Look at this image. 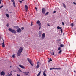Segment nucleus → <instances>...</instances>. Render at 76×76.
Masks as SVG:
<instances>
[{
	"instance_id": "393cba45",
	"label": "nucleus",
	"mask_w": 76,
	"mask_h": 76,
	"mask_svg": "<svg viewBox=\"0 0 76 76\" xmlns=\"http://www.w3.org/2000/svg\"><path fill=\"white\" fill-rule=\"evenodd\" d=\"M38 24L39 27H41V23H40Z\"/></svg>"
},
{
	"instance_id": "1a4fd4ad",
	"label": "nucleus",
	"mask_w": 76,
	"mask_h": 76,
	"mask_svg": "<svg viewBox=\"0 0 76 76\" xmlns=\"http://www.w3.org/2000/svg\"><path fill=\"white\" fill-rule=\"evenodd\" d=\"M3 40L4 41L2 43V47H3V48H4V47H5V45L4 44V40L3 39Z\"/></svg>"
},
{
	"instance_id": "a19ab883",
	"label": "nucleus",
	"mask_w": 76,
	"mask_h": 76,
	"mask_svg": "<svg viewBox=\"0 0 76 76\" xmlns=\"http://www.w3.org/2000/svg\"><path fill=\"white\" fill-rule=\"evenodd\" d=\"M17 76H20V75L17 74Z\"/></svg>"
},
{
	"instance_id": "4468645a",
	"label": "nucleus",
	"mask_w": 76,
	"mask_h": 76,
	"mask_svg": "<svg viewBox=\"0 0 76 76\" xmlns=\"http://www.w3.org/2000/svg\"><path fill=\"white\" fill-rule=\"evenodd\" d=\"M63 5V7H64V8H66V5L64 4V3H62Z\"/></svg>"
},
{
	"instance_id": "f8f14e48",
	"label": "nucleus",
	"mask_w": 76,
	"mask_h": 76,
	"mask_svg": "<svg viewBox=\"0 0 76 76\" xmlns=\"http://www.w3.org/2000/svg\"><path fill=\"white\" fill-rule=\"evenodd\" d=\"M29 72H23V73H24L25 75H28L29 74Z\"/></svg>"
},
{
	"instance_id": "72a5a7b5",
	"label": "nucleus",
	"mask_w": 76,
	"mask_h": 76,
	"mask_svg": "<svg viewBox=\"0 0 76 76\" xmlns=\"http://www.w3.org/2000/svg\"><path fill=\"white\" fill-rule=\"evenodd\" d=\"M58 50H61V47H59L58 48Z\"/></svg>"
},
{
	"instance_id": "f03ea898",
	"label": "nucleus",
	"mask_w": 76,
	"mask_h": 76,
	"mask_svg": "<svg viewBox=\"0 0 76 76\" xmlns=\"http://www.w3.org/2000/svg\"><path fill=\"white\" fill-rule=\"evenodd\" d=\"M8 30L10 32H12V33H13V34H16V31L15 30H13L12 28H9Z\"/></svg>"
},
{
	"instance_id": "37998d69",
	"label": "nucleus",
	"mask_w": 76,
	"mask_h": 76,
	"mask_svg": "<svg viewBox=\"0 0 76 76\" xmlns=\"http://www.w3.org/2000/svg\"><path fill=\"white\" fill-rule=\"evenodd\" d=\"M71 25L72 26H73V24H71Z\"/></svg>"
},
{
	"instance_id": "603ef678",
	"label": "nucleus",
	"mask_w": 76,
	"mask_h": 76,
	"mask_svg": "<svg viewBox=\"0 0 76 76\" xmlns=\"http://www.w3.org/2000/svg\"><path fill=\"white\" fill-rule=\"evenodd\" d=\"M45 71H44L43 73H45Z\"/></svg>"
},
{
	"instance_id": "412c9836",
	"label": "nucleus",
	"mask_w": 76,
	"mask_h": 76,
	"mask_svg": "<svg viewBox=\"0 0 76 76\" xmlns=\"http://www.w3.org/2000/svg\"><path fill=\"white\" fill-rule=\"evenodd\" d=\"M27 60L29 63H30V62H31V59H29V58H27Z\"/></svg>"
},
{
	"instance_id": "052dcab7",
	"label": "nucleus",
	"mask_w": 76,
	"mask_h": 76,
	"mask_svg": "<svg viewBox=\"0 0 76 76\" xmlns=\"http://www.w3.org/2000/svg\"><path fill=\"white\" fill-rule=\"evenodd\" d=\"M2 1V0H0V1Z\"/></svg>"
},
{
	"instance_id": "8fccbe9b",
	"label": "nucleus",
	"mask_w": 76,
	"mask_h": 76,
	"mask_svg": "<svg viewBox=\"0 0 76 76\" xmlns=\"http://www.w3.org/2000/svg\"><path fill=\"white\" fill-rule=\"evenodd\" d=\"M19 71H20V72H22V71H21L20 69H19Z\"/></svg>"
},
{
	"instance_id": "3c124183",
	"label": "nucleus",
	"mask_w": 76,
	"mask_h": 76,
	"mask_svg": "<svg viewBox=\"0 0 76 76\" xmlns=\"http://www.w3.org/2000/svg\"><path fill=\"white\" fill-rule=\"evenodd\" d=\"M62 28V27H60L59 29H61Z\"/></svg>"
},
{
	"instance_id": "0eeeda50",
	"label": "nucleus",
	"mask_w": 76,
	"mask_h": 76,
	"mask_svg": "<svg viewBox=\"0 0 76 76\" xmlns=\"http://www.w3.org/2000/svg\"><path fill=\"white\" fill-rule=\"evenodd\" d=\"M25 9L26 10L27 12V10H28V6L27 5H25Z\"/></svg>"
},
{
	"instance_id": "680f3d73",
	"label": "nucleus",
	"mask_w": 76,
	"mask_h": 76,
	"mask_svg": "<svg viewBox=\"0 0 76 76\" xmlns=\"http://www.w3.org/2000/svg\"><path fill=\"white\" fill-rule=\"evenodd\" d=\"M74 72H76V71H74Z\"/></svg>"
},
{
	"instance_id": "f257e3e1",
	"label": "nucleus",
	"mask_w": 76,
	"mask_h": 76,
	"mask_svg": "<svg viewBox=\"0 0 76 76\" xmlns=\"http://www.w3.org/2000/svg\"><path fill=\"white\" fill-rule=\"evenodd\" d=\"M23 50V48L22 47H21L20 48L18 51L17 53V56H20V54H21V53L22 52V51Z\"/></svg>"
},
{
	"instance_id": "20e7f679",
	"label": "nucleus",
	"mask_w": 76,
	"mask_h": 76,
	"mask_svg": "<svg viewBox=\"0 0 76 76\" xmlns=\"http://www.w3.org/2000/svg\"><path fill=\"white\" fill-rule=\"evenodd\" d=\"M38 34L39 37V38H41L42 35V32L41 31H40L38 33Z\"/></svg>"
},
{
	"instance_id": "c85d7f7f",
	"label": "nucleus",
	"mask_w": 76,
	"mask_h": 76,
	"mask_svg": "<svg viewBox=\"0 0 76 76\" xmlns=\"http://www.w3.org/2000/svg\"><path fill=\"white\" fill-rule=\"evenodd\" d=\"M39 65L38 64L37 65V66L36 67L37 68H39Z\"/></svg>"
},
{
	"instance_id": "5701e85b",
	"label": "nucleus",
	"mask_w": 76,
	"mask_h": 76,
	"mask_svg": "<svg viewBox=\"0 0 76 76\" xmlns=\"http://www.w3.org/2000/svg\"><path fill=\"white\" fill-rule=\"evenodd\" d=\"M50 61H52V59H51V58H50L49 60L48 61V62H50Z\"/></svg>"
},
{
	"instance_id": "c756f323",
	"label": "nucleus",
	"mask_w": 76,
	"mask_h": 76,
	"mask_svg": "<svg viewBox=\"0 0 76 76\" xmlns=\"http://www.w3.org/2000/svg\"><path fill=\"white\" fill-rule=\"evenodd\" d=\"M3 7V5H2L0 7V9H1V8H2Z\"/></svg>"
},
{
	"instance_id": "79ce46f5",
	"label": "nucleus",
	"mask_w": 76,
	"mask_h": 76,
	"mask_svg": "<svg viewBox=\"0 0 76 76\" xmlns=\"http://www.w3.org/2000/svg\"><path fill=\"white\" fill-rule=\"evenodd\" d=\"M56 13V11H55L53 12V13Z\"/></svg>"
},
{
	"instance_id": "9d476101",
	"label": "nucleus",
	"mask_w": 76,
	"mask_h": 76,
	"mask_svg": "<svg viewBox=\"0 0 76 76\" xmlns=\"http://www.w3.org/2000/svg\"><path fill=\"white\" fill-rule=\"evenodd\" d=\"M19 67H21V68H22V69H25V67L22 65H19Z\"/></svg>"
},
{
	"instance_id": "bf43d9fd",
	"label": "nucleus",
	"mask_w": 76,
	"mask_h": 76,
	"mask_svg": "<svg viewBox=\"0 0 76 76\" xmlns=\"http://www.w3.org/2000/svg\"><path fill=\"white\" fill-rule=\"evenodd\" d=\"M10 67H12V66H10Z\"/></svg>"
},
{
	"instance_id": "cd10ccee",
	"label": "nucleus",
	"mask_w": 76,
	"mask_h": 76,
	"mask_svg": "<svg viewBox=\"0 0 76 76\" xmlns=\"http://www.w3.org/2000/svg\"><path fill=\"white\" fill-rule=\"evenodd\" d=\"M48 13H49V12H46L45 14V15H48Z\"/></svg>"
},
{
	"instance_id": "6e6552de",
	"label": "nucleus",
	"mask_w": 76,
	"mask_h": 76,
	"mask_svg": "<svg viewBox=\"0 0 76 76\" xmlns=\"http://www.w3.org/2000/svg\"><path fill=\"white\" fill-rule=\"evenodd\" d=\"M11 1H12V2L13 3V4L14 5V7H16V5L15 4V1H14V0H11Z\"/></svg>"
},
{
	"instance_id": "423d86ee",
	"label": "nucleus",
	"mask_w": 76,
	"mask_h": 76,
	"mask_svg": "<svg viewBox=\"0 0 76 76\" xmlns=\"http://www.w3.org/2000/svg\"><path fill=\"white\" fill-rule=\"evenodd\" d=\"M42 12L43 14H45V8H43L42 9Z\"/></svg>"
},
{
	"instance_id": "dca6fc26",
	"label": "nucleus",
	"mask_w": 76,
	"mask_h": 76,
	"mask_svg": "<svg viewBox=\"0 0 76 76\" xmlns=\"http://www.w3.org/2000/svg\"><path fill=\"white\" fill-rule=\"evenodd\" d=\"M6 15L7 18H9V15L7 14H6Z\"/></svg>"
},
{
	"instance_id": "a211bd4d",
	"label": "nucleus",
	"mask_w": 76,
	"mask_h": 76,
	"mask_svg": "<svg viewBox=\"0 0 76 76\" xmlns=\"http://www.w3.org/2000/svg\"><path fill=\"white\" fill-rule=\"evenodd\" d=\"M10 74H8V76H12V72H10Z\"/></svg>"
},
{
	"instance_id": "f704fd0d",
	"label": "nucleus",
	"mask_w": 76,
	"mask_h": 76,
	"mask_svg": "<svg viewBox=\"0 0 76 76\" xmlns=\"http://www.w3.org/2000/svg\"><path fill=\"white\" fill-rule=\"evenodd\" d=\"M60 27L59 26L57 27V29H60Z\"/></svg>"
},
{
	"instance_id": "ea45409f",
	"label": "nucleus",
	"mask_w": 76,
	"mask_h": 76,
	"mask_svg": "<svg viewBox=\"0 0 76 76\" xmlns=\"http://www.w3.org/2000/svg\"><path fill=\"white\" fill-rule=\"evenodd\" d=\"M19 1L20 3H22V1Z\"/></svg>"
},
{
	"instance_id": "49530a36",
	"label": "nucleus",
	"mask_w": 76,
	"mask_h": 76,
	"mask_svg": "<svg viewBox=\"0 0 76 76\" xmlns=\"http://www.w3.org/2000/svg\"><path fill=\"white\" fill-rule=\"evenodd\" d=\"M41 27H39V30L40 29H41Z\"/></svg>"
},
{
	"instance_id": "e2e57ef3",
	"label": "nucleus",
	"mask_w": 76,
	"mask_h": 76,
	"mask_svg": "<svg viewBox=\"0 0 76 76\" xmlns=\"http://www.w3.org/2000/svg\"><path fill=\"white\" fill-rule=\"evenodd\" d=\"M16 27H18V26H16Z\"/></svg>"
},
{
	"instance_id": "bb28decb",
	"label": "nucleus",
	"mask_w": 76,
	"mask_h": 76,
	"mask_svg": "<svg viewBox=\"0 0 76 76\" xmlns=\"http://www.w3.org/2000/svg\"><path fill=\"white\" fill-rule=\"evenodd\" d=\"M43 75L44 76H47V75H46V74L45 73H44V72H43Z\"/></svg>"
},
{
	"instance_id": "ddd939ff",
	"label": "nucleus",
	"mask_w": 76,
	"mask_h": 76,
	"mask_svg": "<svg viewBox=\"0 0 76 76\" xmlns=\"http://www.w3.org/2000/svg\"><path fill=\"white\" fill-rule=\"evenodd\" d=\"M4 71H3L1 72V76H2V75H4Z\"/></svg>"
},
{
	"instance_id": "864d4df0",
	"label": "nucleus",
	"mask_w": 76,
	"mask_h": 76,
	"mask_svg": "<svg viewBox=\"0 0 76 76\" xmlns=\"http://www.w3.org/2000/svg\"><path fill=\"white\" fill-rule=\"evenodd\" d=\"M18 68V69H19V70L20 69V68Z\"/></svg>"
},
{
	"instance_id": "de8ad7c7",
	"label": "nucleus",
	"mask_w": 76,
	"mask_h": 76,
	"mask_svg": "<svg viewBox=\"0 0 76 76\" xmlns=\"http://www.w3.org/2000/svg\"><path fill=\"white\" fill-rule=\"evenodd\" d=\"M61 41V39L58 40V41Z\"/></svg>"
},
{
	"instance_id": "a878e982",
	"label": "nucleus",
	"mask_w": 76,
	"mask_h": 76,
	"mask_svg": "<svg viewBox=\"0 0 76 76\" xmlns=\"http://www.w3.org/2000/svg\"><path fill=\"white\" fill-rule=\"evenodd\" d=\"M30 64H31V66H34V64H33L32 63V62H30Z\"/></svg>"
},
{
	"instance_id": "7ed1b4c3",
	"label": "nucleus",
	"mask_w": 76,
	"mask_h": 76,
	"mask_svg": "<svg viewBox=\"0 0 76 76\" xmlns=\"http://www.w3.org/2000/svg\"><path fill=\"white\" fill-rule=\"evenodd\" d=\"M41 38H42V39L43 40V39H44V38H45V33H43L42 34V36Z\"/></svg>"
},
{
	"instance_id": "4d7b16f0",
	"label": "nucleus",
	"mask_w": 76,
	"mask_h": 76,
	"mask_svg": "<svg viewBox=\"0 0 76 76\" xmlns=\"http://www.w3.org/2000/svg\"><path fill=\"white\" fill-rule=\"evenodd\" d=\"M16 72V70H15V71H13L14 72Z\"/></svg>"
},
{
	"instance_id": "a18cd8bd",
	"label": "nucleus",
	"mask_w": 76,
	"mask_h": 76,
	"mask_svg": "<svg viewBox=\"0 0 76 76\" xmlns=\"http://www.w3.org/2000/svg\"><path fill=\"white\" fill-rule=\"evenodd\" d=\"M73 4H75V5H76V3L75 2H73Z\"/></svg>"
},
{
	"instance_id": "b1692460",
	"label": "nucleus",
	"mask_w": 76,
	"mask_h": 76,
	"mask_svg": "<svg viewBox=\"0 0 76 76\" xmlns=\"http://www.w3.org/2000/svg\"><path fill=\"white\" fill-rule=\"evenodd\" d=\"M61 52H62V50H61L58 52L59 54H61Z\"/></svg>"
},
{
	"instance_id": "2f4dec72",
	"label": "nucleus",
	"mask_w": 76,
	"mask_h": 76,
	"mask_svg": "<svg viewBox=\"0 0 76 76\" xmlns=\"http://www.w3.org/2000/svg\"><path fill=\"white\" fill-rule=\"evenodd\" d=\"M32 23H33L32 22H31V26H32V25H33L32 24Z\"/></svg>"
},
{
	"instance_id": "c03bdc74",
	"label": "nucleus",
	"mask_w": 76,
	"mask_h": 76,
	"mask_svg": "<svg viewBox=\"0 0 76 76\" xmlns=\"http://www.w3.org/2000/svg\"><path fill=\"white\" fill-rule=\"evenodd\" d=\"M47 26H50V24H47Z\"/></svg>"
},
{
	"instance_id": "6e6d98bb",
	"label": "nucleus",
	"mask_w": 76,
	"mask_h": 76,
	"mask_svg": "<svg viewBox=\"0 0 76 76\" xmlns=\"http://www.w3.org/2000/svg\"><path fill=\"white\" fill-rule=\"evenodd\" d=\"M22 1H23L24 0H21Z\"/></svg>"
},
{
	"instance_id": "2eb2a0df",
	"label": "nucleus",
	"mask_w": 76,
	"mask_h": 76,
	"mask_svg": "<svg viewBox=\"0 0 76 76\" xmlns=\"http://www.w3.org/2000/svg\"><path fill=\"white\" fill-rule=\"evenodd\" d=\"M40 23V21H39V20L37 21L36 22V23H37V24H39V23Z\"/></svg>"
},
{
	"instance_id": "9b49d317",
	"label": "nucleus",
	"mask_w": 76,
	"mask_h": 76,
	"mask_svg": "<svg viewBox=\"0 0 76 76\" xmlns=\"http://www.w3.org/2000/svg\"><path fill=\"white\" fill-rule=\"evenodd\" d=\"M41 72H42V71L41 70V69H40V71H39V72L37 76H39V75H40V74H41Z\"/></svg>"
},
{
	"instance_id": "aec40b11",
	"label": "nucleus",
	"mask_w": 76,
	"mask_h": 76,
	"mask_svg": "<svg viewBox=\"0 0 76 76\" xmlns=\"http://www.w3.org/2000/svg\"><path fill=\"white\" fill-rule=\"evenodd\" d=\"M53 69H55V68H50V70H53Z\"/></svg>"
},
{
	"instance_id": "39448f33",
	"label": "nucleus",
	"mask_w": 76,
	"mask_h": 76,
	"mask_svg": "<svg viewBox=\"0 0 76 76\" xmlns=\"http://www.w3.org/2000/svg\"><path fill=\"white\" fill-rule=\"evenodd\" d=\"M17 32H19V33H20L21 32V31H22V30L20 28H19L16 31Z\"/></svg>"
},
{
	"instance_id": "f3484780",
	"label": "nucleus",
	"mask_w": 76,
	"mask_h": 76,
	"mask_svg": "<svg viewBox=\"0 0 76 76\" xmlns=\"http://www.w3.org/2000/svg\"><path fill=\"white\" fill-rule=\"evenodd\" d=\"M60 47H64V45L63 44H61L60 45Z\"/></svg>"
},
{
	"instance_id": "58836bf2",
	"label": "nucleus",
	"mask_w": 76,
	"mask_h": 76,
	"mask_svg": "<svg viewBox=\"0 0 76 76\" xmlns=\"http://www.w3.org/2000/svg\"><path fill=\"white\" fill-rule=\"evenodd\" d=\"M61 33H62V32H63V29H61Z\"/></svg>"
},
{
	"instance_id": "c9c22d12",
	"label": "nucleus",
	"mask_w": 76,
	"mask_h": 76,
	"mask_svg": "<svg viewBox=\"0 0 76 76\" xmlns=\"http://www.w3.org/2000/svg\"><path fill=\"white\" fill-rule=\"evenodd\" d=\"M21 29H22V30H23L24 29V27H22Z\"/></svg>"
},
{
	"instance_id": "e433bc0d",
	"label": "nucleus",
	"mask_w": 76,
	"mask_h": 76,
	"mask_svg": "<svg viewBox=\"0 0 76 76\" xmlns=\"http://www.w3.org/2000/svg\"><path fill=\"white\" fill-rule=\"evenodd\" d=\"M7 26V27H8L9 26V24H7L6 25Z\"/></svg>"
},
{
	"instance_id": "473e14b6",
	"label": "nucleus",
	"mask_w": 76,
	"mask_h": 76,
	"mask_svg": "<svg viewBox=\"0 0 76 76\" xmlns=\"http://www.w3.org/2000/svg\"><path fill=\"white\" fill-rule=\"evenodd\" d=\"M15 55H12V57L13 58H15Z\"/></svg>"
},
{
	"instance_id": "4be33fe9",
	"label": "nucleus",
	"mask_w": 76,
	"mask_h": 76,
	"mask_svg": "<svg viewBox=\"0 0 76 76\" xmlns=\"http://www.w3.org/2000/svg\"><path fill=\"white\" fill-rule=\"evenodd\" d=\"M55 69H57V70H61V68H56Z\"/></svg>"
},
{
	"instance_id": "7c9ffc66",
	"label": "nucleus",
	"mask_w": 76,
	"mask_h": 76,
	"mask_svg": "<svg viewBox=\"0 0 76 76\" xmlns=\"http://www.w3.org/2000/svg\"><path fill=\"white\" fill-rule=\"evenodd\" d=\"M35 9L36 10V11L37 12L38 11V10H37V7H35Z\"/></svg>"
},
{
	"instance_id": "6ab92c4d",
	"label": "nucleus",
	"mask_w": 76,
	"mask_h": 76,
	"mask_svg": "<svg viewBox=\"0 0 76 76\" xmlns=\"http://www.w3.org/2000/svg\"><path fill=\"white\" fill-rule=\"evenodd\" d=\"M53 54H52V53L50 52V54H51V55H54V51H53Z\"/></svg>"
},
{
	"instance_id": "13d9d810",
	"label": "nucleus",
	"mask_w": 76,
	"mask_h": 76,
	"mask_svg": "<svg viewBox=\"0 0 76 76\" xmlns=\"http://www.w3.org/2000/svg\"><path fill=\"white\" fill-rule=\"evenodd\" d=\"M3 76H4V74H3Z\"/></svg>"
},
{
	"instance_id": "09e8293b",
	"label": "nucleus",
	"mask_w": 76,
	"mask_h": 76,
	"mask_svg": "<svg viewBox=\"0 0 76 76\" xmlns=\"http://www.w3.org/2000/svg\"><path fill=\"white\" fill-rule=\"evenodd\" d=\"M1 1H0V4H1Z\"/></svg>"
},
{
	"instance_id": "5fc2aeb1",
	"label": "nucleus",
	"mask_w": 76,
	"mask_h": 76,
	"mask_svg": "<svg viewBox=\"0 0 76 76\" xmlns=\"http://www.w3.org/2000/svg\"><path fill=\"white\" fill-rule=\"evenodd\" d=\"M39 63V62H37V64H38Z\"/></svg>"
},
{
	"instance_id": "4c0bfd02",
	"label": "nucleus",
	"mask_w": 76,
	"mask_h": 76,
	"mask_svg": "<svg viewBox=\"0 0 76 76\" xmlns=\"http://www.w3.org/2000/svg\"><path fill=\"white\" fill-rule=\"evenodd\" d=\"M62 23L63 25H64V23H63V22H62Z\"/></svg>"
}]
</instances>
